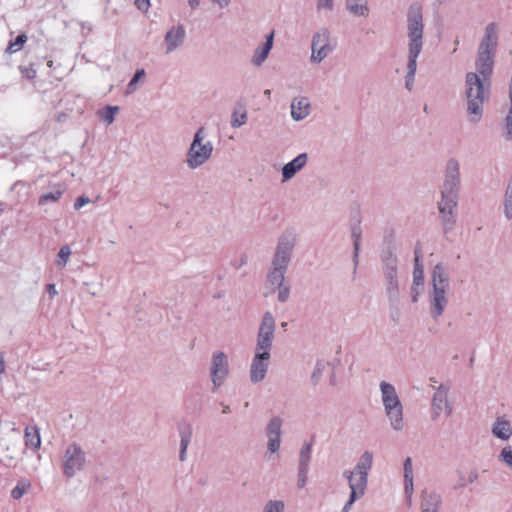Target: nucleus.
I'll return each instance as SVG.
<instances>
[{
	"mask_svg": "<svg viewBox=\"0 0 512 512\" xmlns=\"http://www.w3.org/2000/svg\"><path fill=\"white\" fill-rule=\"evenodd\" d=\"M262 512H285L283 500H269L265 503Z\"/></svg>",
	"mask_w": 512,
	"mask_h": 512,
	"instance_id": "ea45409f",
	"label": "nucleus"
},
{
	"mask_svg": "<svg viewBox=\"0 0 512 512\" xmlns=\"http://www.w3.org/2000/svg\"><path fill=\"white\" fill-rule=\"evenodd\" d=\"M135 5L139 10L146 12L150 7V0H135Z\"/></svg>",
	"mask_w": 512,
	"mask_h": 512,
	"instance_id": "8fccbe9b",
	"label": "nucleus"
},
{
	"mask_svg": "<svg viewBox=\"0 0 512 512\" xmlns=\"http://www.w3.org/2000/svg\"><path fill=\"white\" fill-rule=\"evenodd\" d=\"M362 498L361 496H358L356 494L350 493L348 501L345 503V505L342 508V512H349L355 503L356 500Z\"/></svg>",
	"mask_w": 512,
	"mask_h": 512,
	"instance_id": "49530a36",
	"label": "nucleus"
},
{
	"mask_svg": "<svg viewBox=\"0 0 512 512\" xmlns=\"http://www.w3.org/2000/svg\"><path fill=\"white\" fill-rule=\"evenodd\" d=\"M282 426L283 420L279 416H273L265 426V436L267 439L265 458L267 460L275 459L279 455L282 444Z\"/></svg>",
	"mask_w": 512,
	"mask_h": 512,
	"instance_id": "9d476101",
	"label": "nucleus"
},
{
	"mask_svg": "<svg viewBox=\"0 0 512 512\" xmlns=\"http://www.w3.org/2000/svg\"><path fill=\"white\" fill-rule=\"evenodd\" d=\"M397 258L388 254L383 259V271L387 281V292L390 296H396L398 292V280H397Z\"/></svg>",
	"mask_w": 512,
	"mask_h": 512,
	"instance_id": "2eb2a0df",
	"label": "nucleus"
},
{
	"mask_svg": "<svg viewBox=\"0 0 512 512\" xmlns=\"http://www.w3.org/2000/svg\"><path fill=\"white\" fill-rule=\"evenodd\" d=\"M90 203V199L87 197V196H80L76 199L75 203H74V209L75 210H79L81 209L84 205L86 204H89Z\"/></svg>",
	"mask_w": 512,
	"mask_h": 512,
	"instance_id": "09e8293b",
	"label": "nucleus"
},
{
	"mask_svg": "<svg viewBox=\"0 0 512 512\" xmlns=\"http://www.w3.org/2000/svg\"><path fill=\"white\" fill-rule=\"evenodd\" d=\"M312 448L310 444H305L299 453L297 487L303 489L308 482Z\"/></svg>",
	"mask_w": 512,
	"mask_h": 512,
	"instance_id": "dca6fc26",
	"label": "nucleus"
},
{
	"mask_svg": "<svg viewBox=\"0 0 512 512\" xmlns=\"http://www.w3.org/2000/svg\"><path fill=\"white\" fill-rule=\"evenodd\" d=\"M504 215L508 220L512 219V181L508 183L504 194Z\"/></svg>",
	"mask_w": 512,
	"mask_h": 512,
	"instance_id": "f704fd0d",
	"label": "nucleus"
},
{
	"mask_svg": "<svg viewBox=\"0 0 512 512\" xmlns=\"http://www.w3.org/2000/svg\"><path fill=\"white\" fill-rule=\"evenodd\" d=\"M5 360L2 354H0V375L5 372Z\"/></svg>",
	"mask_w": 512,
	"mask_h": 512,
	"instance_id": "6e6d98bb",
	"label": "nucleus"
},
{
	"mask_svg": "<svg viewBox=\"0 0 512 512\" xmlns=\"http://www.w3.org/2000/svg\"><path fill=\"white\" fill-rule=\"evenodd\" d=\"M46 291L48 292L51 299L58 294L55 284H47Z\"/></svg>",
	"mask_w": 512,
	"mask_h": 512,
	"instance_id": "3c124183",
	"label": "nucleus"
},
{
	"mask_svg": "<svg viewBox=\"0 0 512 512\" xmlns=\"http://www.w3.org/2000/svg\"><path fill=\"white\" fill-rule=\"evenodd\" d=\"M31 488V482L27 479H21L17 482L16 486L11 491V496L13 499H20L23 497L25 493H27Z\"/></svg>",
	"mask_w": 512,
	"mask_h": 512,
	"instance_id": "72a5a7b5",
	"label": "nucleus"
},
{
	"mask_svg": "<svg viewBox=\"0 0 512 512\" xmlns=\"http://www.w3.org/2000/svg\"><path fill=\"white\" fill-rule=\"evenodd\" d=\"M118 112V106L107 105L105 108L99 110L97 114L102 121H104L107 125H110L114 122L115 116Z\"/></svg>",
	"mask_w": 512,
	"mask_h": 512,
	"instance_id": "473e14b6",
	"label": "nucleus"
},
{
	"mask_svg": "<svg viewBox=\"0 0 512 512\" xmlns=\"http://www.w3.org/2000/svg\"><path fill=\"white\" fill-rule=\"evenodd\" d=\"M449 387L440 384L431 399L430 416L432 421H437L441 416L450 417L453 413L452 403L448 399Z\"/></svg>",
	"mask_w": 512,
	"mask_h": 512,
	"instance_id": "ddd939ff",
	"label": "nucleus"
},
{
	"mask_svg": "<svg viewBox=\"0 0 512 512\" xmlns=\"http://www.w3.org/2000/svg\"><path fill=\"white\" fill-rule=\"evenodd\" d=\"M186 37V31L183 25L178 24L169 28L164 36L165 53L170 54L180 48Z\"/></svg>",
	"mask_w": 512,
	"mask_h": 512,
	"instance_id": "f3484780",
	"label": "nucleus"
},
{
	"mask_svg": "<svg viewBox=\"0 0 512 512\" xmlns=\"http://www.w3.org/2000/svg\"><path fill=\"white\" fill-rule=\"evenodd\" d=\"M334 7V0H317V9L332 11Z\"/></svg>",
	"mask_w": 512,
	"mask_h": 512,
	"instance_id": "a18cd8bd",
	"label": "nucleus"
},
{
	"mask_svg": "<svg viewBox=\"0 0 512 512\" xmlns=\"http://www.w3.org/2000/svg\"><path fill=\"white\" fill-rule=\"evenodd\" d=\"M180 435V452L179 459L180 461H185L187 457V448L191 442L192 438V428L191 426L182 427L179 431Z\"/></svg>",
	"mask_w": 512,
	"mask_h": 512,
	"instance_id": "7c9ffc66",
	"label": "nucleus"
},
{
	"mask_svg": "<svg viewBox=\"0 0 512 512\" xmlns=\"http://www.w3.org/2000/svg\"><path fill=\"white\" fill-rule=\"evenodd\" d=\"M276 288L278 289V301L282 303L288 301L290 296V287L286 284H283L282 286H277Z\"/></svg>",
	"mask_w": 512,
	"mask_h": 512,
	"instance_id": "37998d69",
	"label": "nucleus"
},
{
	"mask_svg": "<svg viewBox=\"0 0 512 512\" xmlns=\"http://www.w3.org/2000/svg\"><path fill=\"white\" fill-rule=\"evenodd\" d=\"M353 244H354V263L355 266L358 263V252L360 245V233L357 230H353L352 232Z\"/></svg>",
	"mask_w": 512,
	"mask_h": 512,
	"instance_id": "c03bdc74",
	"label": "nucleus"
},
{
	"mask_svg": "<svg viewBox=\"0 0 512 512\" xmlns=\"http://www.w3.org/2000/svg\"><path fill=\"white\" fill-rule=\"evenodd\" d=\"M22 73L28 79H33L36 76V71L33 68H25V69L22 70Z\"/></svg>",
	"mask_w": 512,
	"mask_h": 512,
	"instance_id": "603ef678",
	"label": "nucleus"
},
{
	"mask_svg": "<svg viewBox=\"0 0 512 512\" xmlns=\"http://www.w3.org/2000/svg\"><path fill=\"white\" fill-rule=\"evenodd\" d=\"M346 9L358 17H367L370 12L368 0H346Z\"/></svg>",
	"mask_w": 512,
	"mask_h": 512,
	"instance_id": "bb28decb",
	"label": "nucleus"
},
{
	"mask_svg": "<svg viewBox=\"0 0 512 512\" xmlns=\"http://www.w3.org/2000/svg\"><path fill=\"white\" fill-rule=\"evenodd\" d=\"M459 42H460L459 39H456L454 41L455 48H454L453 52H455L457 50V46L459 45Z\"/></svg>",
	"mask_w": 512,
	"mask_h": 512,
	"instance_id": "13d9d810",
	"label": "nucleus"
},
{
	"mask_svg": "<svg viewBox=\"0 0 512 512\" xmlns=\"http://www.w3.org/2000/svg\"><path fill=\"white\" fill-rule=\"evenodd\" d=\"M311 104L307 97H296L291 102V117L294 121H302L309 116Z\"/></svg>",
	"mask_w": 512,
	"mask_h": 512,
	"instance_id": "5701e85b",
	"label": "nucleus"
},
{
	"mask_svg": "<svg viewBox=\"0 0 512 512\" xmlns=\"http://www.w3.org/2000/svg\"><path fill=\"white\" fill-rule=\"evenodd\" d=\"M270 94H271V90L266 89V90L264 91V95H265V96L269 97V95H270Z\"/></svg>",
	"mask_w": 512,
	"mask_h": 512,
	"instance_id": "052dcab7",
	"label": "nucleus"
},
{
	"mask_svg": "<svg viewBox=\"0 0 512 512\" xmlns=\"http://www.w3.org/2000/svg\"><path fill=\"white\" fill-rule=\"evenodd\" d=\"M494 55L478 51L476 61L477 74L483 79L488 80L492 73Z\"/></svg>",
	"mask_w": 512,
	"mask_h": 512,
	"instance_id": "b1692460",
	"label": "nucleus"
},
{
	"mask_svg": "<svg viewBox=\"0 0 512 512\" xmlns=\"http://www.w3.org/2000/svg\"><path fill=\"white\" fill-rule=\"evenodd\" d=\"M145 75L144 69H138L127 85L126 94L134 93L138 89L139 83L143 82Z\"/></svg>",
	"mask_w": 512,
	"mask_h": 512,
	"instance_id": "c9c22d12",
	"label": "nucleus"
},
{
	"mask_svg": "<svg viewBox=\"0 0 512 512\" xmlns=\"http://www.w3.org/2000/svg\"><path fill=\"white\" fill-rule=\"evenodd\" d=\"M275 328L276 323L272 313H264L258 329L254 356L249 370V376L252 383H259L266 377L270 365Z\"/></svg>",
	"mask_w": 512,
	"mask_h": 512,
	"instance_id": "f03ea898",
	"label": "nucleus"
},
{
	"mask_svg": "<svg viewBox=\"0 0 512 512\" xmlns=\"http://www.w3.org/2000/svg\"><path fill=\"white\" fill-rule=\"evenodd\" d=\"M374 455L364 451L353 470H345L343 477L347 480L350 493L363 497L368 485V475L373 465Z\"/></svg>",
	"mask_w": 512,
	"mask_h": 512,
	"instance_id": "0eeeda50",
	"label": "nucleus"
},
{
	"mask_svg": "<svg viewBox=\"0 0 512 512\" xmlns=\"http://www.w3.org/2000/svg\"><path fill=\"white\" fill-rule=\"evenodd\" d=\"M414 468L411 457H406L403 462L404 489L407 494L413 491Z\"/></svg>",
	"mask_w": 512,
	"mask_h": 512,
	"instance_id": "c756f323",
	"label": "nucleus"
},
{
	"mask_svg": "<svg viewBox=\"0 0 512 512\" xmlns=\"http://www.w3.org/2000/svg\"><path fill=\"white\" fill-rule=\"evenodd\" d=\"M288 267H282L279 265H272L267 274V282L272 287L282 286L285 281V273Z\"/></svg>",
	"mask_w": 512,
	"mask_h": 512,
	"instance_id": "a878e982",
	"label": "nucleus"
},
{
	"mask_svg": "<svg viewBox=\"0 0 512 512\" xmlns=\"http://www.w3.org/2000/svg\"><path fill=\"white\" fill-rule=\"evenodd\" d=\"M201 2L202 0H187L189 8L192 10L197 9L200 6Z\"/></svg>",
	"mask_w": 512,
	"mask_h": 512,
	"instance_id": "864d4df0",
	"label": "nucleus"
},
{
	"mask_svg": "<svg viewBox=\"0 0 512 512\" xmlns=\"http://www.w3.org/2000/svg\"><path fill=\"white\" fill-rule=\"evenodd\" d=\"M333 47L330 44V33L327 29L322 28L314 33L311 41L312 64H320L332 52Z\"/></svg>",
	"mask_w": 512,
	"mask_h": 512,
	"instance_id": "4468645a",
	"label": "nucleus"
},
{
	"mask_svg": "<svg viewBox=\"0 0 512 512\" xmlns=\"http://www.w3.org/2000/svg\"><path fill=\"white\" fill-rule=\"evenodd\" d=\"M459 191L441 188L438 210L445 230H451L455 224V211L458 205Z\"/></svg>",
	"mask_w": 512,
	"mask_h": 512,
	"instance_id": "9b49d317",
	"label": "nucleus"
},
{
	"mask_svg": "<svg viewBox=\"0 0 512 512\" xmlns=\"http://www.w3.org/2000/svg\"><path fill=\"white\" fill-rule=\"evenodd\" d=\"M413 283L416 285L424 284V271L421 264H419V260L416 257L415 259V267L413 271Z\"/></svg>",
	"mask_w": 512,
	"mask_h": 512,
	"instance_id": "a19ab883",
	"label": "nucleus"
},
{
	"mask_svg": "<svg viewBox=\"0 0 512 512\" xmlns=\"http://www.w3.org/2000/svg\"><path fill=\"white\" fill-rule=\"evenodd\" d=\"M72 254V251H71V248L70 246L68 245H63L60 249H59V252L57 254V259H56V265L57 267L63 269L64 267H66L69 259H70V256Z\"/></svg>",
	"mask_w": 512,
	"mask_h": 512,
	"instance_id": "4c0bfd02",
	"label": "nucleus"
},
{
	"mask_svg": "<svg viewBox=\"0 0 512 512\" xmlns=\"http://www.w3.org/2000/svg\"><path fill=\"white\" fill-rule=\"evenodd\" d=\"M498 460L512 470V446L506 445L504 446L499 455Z\"/></svg>",
	"mask_w": 512,
	"mask_h": 512,
	"instance_id": "58836bf2",
	"label": "nucleus"
},
{
	"mask_svg": "<svg viewBox=\"0 0 512 512\" xmlns=\"http://www.w3.org/2000/svg\"><path fill=\"white\" fill-rule=\"evenodd\" d=\"M423 512H436L435 510H432V511H423Z\"/></svg>",
	"mask_w": 512,
	"mask_h": 512,
	"instance_id": "680f3d73",
	"label": "nucleus"
},
{
	"mask_svg": "<svg viewBox=\"0 0 512 512\" xmlns=\"http://www.w3.org/2000/svg\"><path fill=\"white\" fill-rule=\"evenodd\" d=\"M230 374V363L228 355L216 350L212 353L209 364V376L213 385V391L221 387Z\"/></svg>",
	"mask_w": 512,
	"mask_h": 512,
	"instance_id": "1a4fd4ad",
	"label": "nucleus"
},
{
	"mask_svg": "<svg viewBox=\"0 0 512 512\" xmlns=\"http://www.w3.org/2000/svg\"><path fill=\"white\" fill-rule=\"evenodd\" d=\"M491 433L495 438L507 441L512 436V424L506 416H499L492 423Z\"/></svg>",
	"mask_w": 512,
	"mask_h": 512,
	"instance_id": "4be33fe9",
	"label": "nucleus"
},
{
	"mask_svg": "<svg viewBox=\"0 0 512 512\" xmlns=\"http://www.w3.org/2000/svg\"><path fill=\"white\" fill-rule=\"evenodd\" d=\"M498 35V25L496 23H489L485 28L484 37L478 51L494 55L498 44Z\"/></svg>",
	"mask_w": 512,
	"mask_h": 512,
	"instance_id": "6ab92c4d",
	"label": "nucleus"
},
{
	"mask_svg": "<svg viewBox=\"0 0 512 512\" xmlns=\"http://www.w3.org/2000/svg\"><path fill=\"white\" fill-rule=\"evenodd\" d=\"M248 121V110L242 101H237L233 106L230 118V126L234 129L244 126Z\"/></svg>",
	"mask_w": 512,
	"mask_h": 512,
	"instance_id": "393cba45",
	"label": "nucleus"
},
{
	"mask_svg": "<svg viewBox=\"0 0 512 512\" xmlns=\"http://www.w3.org/2000/svg\"><path fill=\"white\" fill-rule=\"evenodd\" d=\"M379 390L384 414L391 429L402 432L406 428L404 407L395 386L383 380L379 383Z\"/></svg>",
	"mask_w": 512,
	"mask_h": 512,
	"instance_id": "39448f33",
	"label": "nucleus"
},
{
	"mask_svg": "<svg viewBox=\"0 0 512 512\" xmlns=\"http://www.w3.org/2000/svg\"><path fill=\"white\" fill-rule=\"evenodd\" d=\"M213 152L214 145L208 139L205 128L201 126L193 135L186 151L184 163L190 170L199 169L211 160Z\"/></svg>",
	"mask_w": 512,
	"mask_h": 512,
	"instance_id": "423d86ee",
	"label": "nucleus"
},
{
	"mask_svg": "<svg viewBox=\"0 0 512 512\" xmlns=\"http://www.w3.org/2000/svg\"><path fill=\"white\" fill-rule=\"evenodd\" d=\"M213 2H215L219 8L223 9L229 6L231 0H213Z\"/></svg>",
	"mask_w": 512,
	"mask_h": 512,
	"instance_id": "5fc2aeb1",
	"label": "nucleus"
},
{
	"mask_svg": "<svg viewBox=\"0 0 512 512\" xmlns=\"http://www.w3.org/2000/svg\"><path fill=\"white\" fill-rule=\"evenodd\" d=\"M446 0H434L435 4L442 5Z\"/></svg>",
	"mask_w": 512,
	"mask_h": 512,
	"instance_id": "bf43d9fd",
	"label": "nucleus"
},
{
	"mask_svg": "<svg viewBox=\"0 0 512 512\" xmlns=\"http://www.w3.org/2000/svg\"><path fill=\"white\" fill-rule=\"evenodd\" d=\"M65 192V186L62 184H56L53 186V190L50 192L43 193L38 199L39 206H45L50 203H55L60 200Z\"/></svg>",
	"mask_w": 512,
	"mask_h": 512,
	"instance_id": "cd10ccee",
	"label": "nucleus"
},
{
	"mask_svg": "<svg viewBox=\"0 0 512 512\" xmlns=\"http://www.w3.org/2000/svg\"><path fill=\"white\" fill-rule=\"evenodd\" d=\"M27 41V36L22 34L17 36V38L11 42L7 48L9 53H15L22 49L24 43Z\"/></svg>",
	"mask_w": 512,
	"mask_h": 512,
	"instance_id": "79ce46f5",
	"label": "nucleus"
},
{
	"mask_svg": "<svg viewBox=\"0 0 512 512\" xmlns=\"http://www.w3.org/2000/svg\"><path fill=\"white\" fill-rule=\"evenodd\" d=\"M296 241L297 236L294 231H284L278 239L271 264L288 267L291 261L294 247L296 245Z\"/></svg>",
	"mask_w": 512,
	"mask_h": 512,
	"instance_id": "f8f14e48",
	"label": "nucleus"
},
{
	"mask_svg": "<svg viewBox=\"0 0 512 512\" xmlns=\"http://www.w3.org/2000/svg\"><path fill=\"white\" fill-rule=\"evenodd\" d=\"M451 278L449 266L437 263L432 271L428 288L429 311L433 320L437 321L444 314L449 304Z\"/></svg>",
	"mask_w": 512,
	"mask_h": 512,
	"instance_id": "7ed1b4c3",
	"label": "nucleus"
},
{
	"mask_svg": "<svg viewBox=\"0 0 512 512\" xmlns=\"http://www.w3.org/2000/svg\"><path fill=\"white\" fill-rule=\"evenodd\" d=\"M24 441L28 448L37 450L41 446L40 432L37 426H28L24 431Z\"/></svg>",
	"mask_w": 512,
	"mask_h": 512,
	"instance_id": "c85d7f7f",
	"label": "nucleus"
},
{
	"mask_svg": "<svg viewBox=\"0 0 512 512\" xmlns=\"http://www.w3.org/2000/svg\"><path fill=\"white\" fill-rule=\"evenodd\" d=\"M466 117L470 124H478L484 113V103L489 98V84L477 73L469 72L465 78Z\"/></svg>",
	"mask_w": 512,
	"mask_h": 512,
	"instance_id": "20e7f679",
	"label": "nucleus"
},
{
	"mask_svg": "<svg viewBox=\"0 0 512 512\" xmlns=\"http://www.w3.org/2000/svg\"><path fill=\"white\" fill-rule=\"evenodd\" d=\"M422 287H423V285H416L414 283L412 284V287H411L412 302L415 303L418 301V297L421 293Z\"/></svg>",
	"mask_w": 512,
	"mask_h": 512,
	"instance_id": "de8ad7c7",
	"label": "nucleus"
},
{
	"mask_svg": "<svg viewBox=\"0 0 512 512\" xmlns=\"http://www.w3.org/2000/svg\"><path fill=\"white\" fill-rule=\"evenodd\" d=\"M86 463V453L80 445L72 443L66 447L62 456V470L66 477H74L85 468Z\"/></svg>",
	"mask_w": 512,
	"mask_h": 512,
	"instance_id": "6e6552de",
	"label": "nucleus"
},
{
	"mask_svg": "<svg viewBox=\"0 0 512 512\" xmlns=\"http://www.w3.org/2000/svg\"><path fill=\"white\" fill-rule=\"evenodd\" d=\"M274 43V31L266 35L265 41L259 44L251 57V64L255 67H261L267 60Z\"/></svg>",
	"mask_w": 512,
	"mask_h": 512,
	"instance_id": "412c9836",
	"label": "nucleus"
},
{
	"mask_svg": "<svg viewBox=\"0 0 512 512\" xmlns=\"http://www.w3.org/2000/svg\"><path fill=\"white\" fill-rule=\"evenodd\" d=\"M460 163L455 158H450L445 164L444 182L441 188L459 191Z\"/></svg>",
	"mask_w": 512,
	"mask_h": 512,
	"instance_id": "a211bd4d",
	"label": "nucleus"
},
{
	"mask_svg": "<svg viewBox=\"0 0 512 512\" xmlns=\"http://www.w3.org/2000/svg\"><path fill=\"white\" fill-rule=\"evenodd\" d=\"M509 98H510L511 106H510L509 112L505 118L504 133H503V137L506 140L512 139V77H511V83H510Z\"/></svg>",
	"mask_w": 512,
	"mask_h": 512,
	"instance_id": "e433bc0d",
	"label": "nucleus"
},
{
	"mask_svg": "<svg viewBox=\"0 0 512 512\" xmlns=\"http://www.w3.org/2000/svg\"><path fill=\"white\" fill-rule=\"evenodd\" d=\"M309 156L307 153L297 155L290 162L286 163L281 171L282 182L291 180L298 172H300L308 163Z\"/></svg>",
	"mask_w": 512,
	"mask_h": 512,
	"instance_id": "aec40b11",
	"label": "nucleus"
},
{
	"mask_svg": "<svg viewBox=\"0 0 512 512\" xmlns=\"http://www.w3.org/2000/svg\"><path fill=\"white\" fill-rule=\"evenodd\" d=\"M330 363L325 360H318L311 374V383L317 386L323 380L324 375L329 371Z\"/></svg>",
	"mask_w": 512,
	"mask_h": 512,
	"instance_id": "2f4dec72",
	"label": "nucleus"
},
{
	"mask_svg": "<svg viewBox=\"0 0 512 512\" xmlns=\"http://www.w3.org/2000/svg\"><path fill=\"white\" fill-rule=\"evenodd\" d=\"M230 412H231L230 407H229L228 405L224 406V408H223V413H224V414H228V413H230Z\"/></svg>",
	"mask_w": 512,
	"mask_h": 512,
	"instance_id": "4d7b16f0",
	"label": "nucleus"
},
{
	"mask_svg": "<svg viewBox=\"0 0 512 512\" xmlns=\"http://www.w3.org/2000/svg\"><path fill=\"white\" fill-rule=\"evenodd\" d=\"M424 17L423 6L419 2L409 5L406 12V36H407V72L405 75V87L411 91L414 86L417 70V58L424 45Z\"/></svg>",
	"mask_w": 512,
	"mask_h": 512,
	"instance_id": "f257e3e1",
	"label": "nucleus"
}]
</instances>
